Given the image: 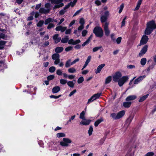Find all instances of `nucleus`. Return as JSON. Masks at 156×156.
<instances>
[{
    "instance_id": "nucleus-1",
    "label": "nucleus",
    "mask_w": 156,
    "mask_h": 156,
    "mask_svg": "<svg viewBox=\"0 0 156 156\" xmlns=\"http://www.w3.org/2000/svg\"><path fill=\"white\" fill-rule=\"evenodd\" d=\"M155 21L152 20L148 22L146 24V27L144 31L145 34L149 35L153 30H155Z\"/></svg>"
},
{
    "instance_id": "nucleus-2",
    "label": "nucleus",
    "mask_w": 156,
    "mask_h": 156,
    "mask_svg": "<svg viewBox=\"0 0 156 156\" xmlns=\"http://www.w3.org/2000/svg\"><path fill=\"white\" fill-rule=\"evenodd\" d=\"M93 32L97 37H101L103 36V30L100 27H95L93 30Z\"/></svg>"
},
{
    "instance_id": "nucleus-3",
    "label": "nucleus",
    "mask_w": 156,
    "mask_h": 156,
    "mask_svg": "<svg viewBox=\"0 0 156 156\" xmlns=\"http://www.w3.org/2000/svg\"><path fill=\"white\" fill-rule=\"evenodd\" d=\"M72 142L70 139L67 138H63L62 141L60 142V144L62 147H68L70 146V144Z\"/></svg>"
},
{
    "instance_id": "nucleus-4",
    "label": "nucleus",
    "mask_w": 156,
    "mask_h": 156,
    "mask_svg": "<svg viewBox=\"0 0 156 156\" xmlns=\"http://www.w3.org/2000/svg\"><path fill=\"white\" fill-rule=\"evenodd\" d=\"M147 34H144L143 35L140 41V42L139 45L140 46L141 45L145 44L149 40L148 37L147 36Z\"/></svg>"
},
{
    "instance_id": "nucleus-5",
    "label": "nucleus",
    "mask_w": 156,
    "mask_h": 156,
    "mask_svg": "<svg viewBox=\"0 0 156 156\" xmlns=\"http://www.w3.org/2000/svg\"><path fill=\"white\" fill-rule=\"evenodd\" d=\"M122 76L121 73L119 71L117 72L113 76V80L115 82H117Z\"/></svg>"
},
{
    "instance_id": "nucleus-6",
    "label": "nucleus",
    "mask_w": 156,
    "mask_h": 156,
    "mask_svg": "<svg viewBox=\"0 0 156 156\" xmlns=\"http://www.w3.org/2000/svg\"><path fill=\"white\" fill-rule=\"evenodd\" d=\"M148 45H145L144 47L141 49L140 52L139 53V56L140 57L143 55L145 54L147 51Z\"/></svg>"
},
{
    "instance_id": "nucleus-7",
    "label": "nucleus",
    "mask_w": 156,
    "mask_h": 156,
    "mask_svg": "<svg viewBox=\"0 0 156 156\" xmlns=\"http://www.w3.org/2000/svg\"><path fill=\"white\" fill-rule=\"evenodd\" d=\"M108 23L107 22H105L104 27L105 34L106 36H108L110 33V31L108 28Z\"/></svg>"
},
{
    "instance_id": "nucleus-8",
    "label": "nucleus",
    "mask_w": 156,
    "mask_h": 156,
    "mask_svg": "<svg viewBox=\"0 0 156 156\" xmlns=\"http://www.w3.org/2000/svg\"><path fill=\"white\" fill-rule=\"evenodd\" d=\"M146 76L145 75H143L140 76L139 77L134 80V84H138L141 81H142L143 79L145 78Z\"/></svg>"
},
{
    "instance_id": "nucleus-9",
    "label": "nucleus",
    "mask_w": 156,
    "mask_h": 156,
    "mask_svg": "<svg viewBox=\"0 0 156 156\" xmlns=\"http://www.w3.org/2000/svg\"><path fill=\"white\" fill-rule=\"evenodd\" d=\"M84 121H82L80 123V125H89L91 121L90 119H86L83 120Z\"/></svg>"
},
{
    "instance_id": "nucleus-10",
    "label": "nucleus",
    "mask_w": 156,
    "mask_h": 156,
    "mask_svg": "<svg viewBox=\"0 0 156 156\" xmlns=\"http://www.w3.org/2000/svg\"><path fill=\"white\" fill-rule=\"evenodd\" d=\"M125 114V111L124 110H122L119 112L116 115L117 119H119L122 118Z\"/></svg>"
},
{
    "instance_id": "nucleus-11",
    "label": "nucleus",
    "mask_w": 156,
    "mask_h": 156,
    "mask_svg": "<svg viewBox=\"0 0 156 156\" xmlns=\"http://www.w3.org/2000/svg\"><path fill=\"white\" fill-rule=\"evenodd\" d=\"M101 95V93H98L94 94L90 98H91L93 101L96 100L97 99L99 98Z\"/></svg>"
},
{
    "instance_id": "nucleus-12",
    "label": "nucleus",
    "mask_w": 156,
    "mask_h": 156,
    "mask_svg": "<svg viewBox=\"0 0 156 156\" xmlns=\"http://www.w3.org/2000/svg\"><path fill=\"white\" fill-rule=\"evenodd\" d=\"M105 65V64L104 63H103L99 66L98 67L96 70L95 71V73L96 74L99 73L102 68L104 67Z\"/></svg>"
},
{
    "instance_id": "nucleus-13",
    "label": "nucleus",
    "mask_w": 156,
    "mask_h": 156,
    "mask_svg": "<svg viewBox=\"0 0 156 156\" xmlns=\"http://www.w3.org/2000/svg\"><path fill=\"white\" fill-rule=\"evenodd\" d=\"M136 98V96L135 95H129L127 97L126 99V101H132L135 99Z\"/></svg>"
},
{
    "instance_id": "nucleus-14",
    "label": "nucleus",
    "mask_w": 156,
    "mask_h": 156,
    "mask_svg": "<svg viewBox=\"0 0 156 156\" xmlns=\"http://www.w3.org/2000/svg\"><path fill=\"white\" fill-rule=\"evenodd\" d=\"M61 90L60 87L56 86L54 87L52 90V92L53 94L56 93L58 92Z\"/></svg>"
},
{
    "instance_id": "nucleus-15",
    "label": "nucleus",
    "mask_w": 156,
    "mask_h": 156,
    "mask_svg": "<svg viewBox=\"0 0 156 156\" xmlns=\"http://www.w3.org/2000/svg\"><path fill=\"white\" fill-rule=\"evenodd\" d=\"M134 116L133 115H130L126 121V123L128 124V125H129L133 119Z\"/></svg>"
},
{
    "instance_id": "nucleus-16",
    "label": "nucleus",
    "mask_w": 156,
    "mask_h": 156,
    "mask_svg": "<svg viewBox=\"0 0 156 156\" xmlns=\"http://www.w3.org/2000/svg\"><path fill=\"white\" fill-rule=\"evenodd\" d=\"M131 104V102L130 101L125 102L123 103V106L125 108H128L130 106Z\"/></svg>"
},
{
    "instance_id": "nucleus-17",
    "label": "nucleus",
    "mask_w": 156,
    "mask_h": 156,
    "mask_svg": "<svg viewBox=\"0 0 156 156\" xmlns=\"http://www.w3.org/2000/svg\"><path fill=\"white\" fill-rule=\"evenodd\" d=\"M63 50V48L62 47H56L55 49V52L58 53L61 52Z\"/></svg>"
},
{
    "instance_id": "nucleus-18",
    "label": "nucleus",
    "mask_w": 156,
    "mask_h": 156,
    "mask_svg": "<svg viewBox=\"0 0 156 156\" xmlns=\"http://www.w3.org/2000/svg\"><path fill=\"white\" fill-rule=\"evenodd\" d=\"M69 39V36L67 35L65 36L61 40V42L63 43H66L67 42Z\"/></svg>"
},
{
    "instance_id": "nucleus-19",
    "label": "nucleus",
    "mask_w": 156,
    "mask_h": 156,
    "mask_svg": "<svg viewBox=\"0 0 156 156\" xmlns=\"http://www.w3.org/2000/svg\"><path fill=\"white\" fill-rule=\"evenodd\" d=\"M148 96L149 94H147L143 96L140 97V99L139 100V102H141L144 101L147 99Z\"/></svg>"
},
{
    "instance_id": "nucleus-20",
    "label": "nucleus",
    "mask_w": 156,
    "mask_h": 156,
    "mask_svg": "<svg viewBox=\"0 0 156 156\" xmlns=\"http://www.w3.org/2000/svg\"><path fill=\"white\" fill-rule=\"evenodd\" d=\"M108 17L105 16H102L101 17L100 20L102 23L105 22L107 21Z\"/></svg>"
},
{
    "instance_id": "nucleus-21",
    "label": "nucleus",
    "mask_w": 156,
    "mask_h": 156,
    "mask_svg": "<svg viewBox=\"0 0 156 156\" xmlns=\"http://www.w3.org/2000/svg\"><path fill=\"white\" fill-rule=\"evenodd\" d=\"M112 80V77L111 76H109L107 77L105 80V83L107 84L109 83Z\"/></svg>"
},
{
    "instance_id": "nucleus-22",
    "label": "nucleus",
    "mask_w": 156,
    "mask_h": 156,
    "mask_svg": "<svg viewBox=\"0 0 156 156\" xmlns=\"http://www.w3.org/2000/svg\"><path fill=\"white\" fill-rule=\"evenodd\" d=\"M59 55L58 53L54 54L52 56V58L53 60H55L59 59Z\"/></svg>"
},
{
    "instance_id": "nucleus-23",
    "label": "nucleus",
    "mask_w": 156,
    "mask_h": 156,
    "mask_svg": "<svg viewBox=\"0 0 156 156\" xmlns=\"http://www.w3.org/2000/svg\"><path fill=\"white\" fill-rule=\"evenodd\" d=\"M52 22V18L49 17L45 20L44 23L45 25H48L49 23Z\"/></svg>"
},
{
    "instance_id": "nucleus-24",
    "label": "nucleus",
    "mask_w": 156,
    "mask_h": 156,
    "mask_svg": "<svg viewBox=\"0 0 156 156\" xmlns=\"http://www.w3.org/2000/svg\"><path fill=\"white\" fill-rule=\"evenodd\" d=\"M85 115V112L83 111L80 114V118L83 120L85 119V117L84 116Z\"/></svg>"
},
{
    "instance_id": "nucleus-25",
    "label": "nucleus",
    "mask_w": 156,
    "mask_h": 156,
    "mask_svg": "<svg viewBox=\"0 0 156 156\" xmlns=\"http://www.w3.org/2000/svg\"><path fill=\"white\" fill-rule=\"evenodd\" d=\"M155 64L154 63H153L147 69V72H149L152 69L154 68V67Z\"/></svg>"
},
{
    "instance_id": "nucleus-26",
    "label": "nucleus",
    "mask_w": 156,
    "mask_h": 156,
    "mask_svg": "<svg viewBox=\"0 0 156 156\" xmlns=\"http://www.w3.org/2000/svg\"><path fill=\"white\" fill-rule=\"evenodd\" d=\"M64 4L63 3H61L59 5H55V6L53 7V9H55L57 8H58L60 7H62L63 6Z\"/></svg>"
},
{
    "instance_id": "nucleus-27",
    "label": "nucleus",
    "mask_w": 156,
    "mask_h": 156,
    "mask_svg": "<svg viewBox=\"0 0 156 156\" xmlns=\"http://www.w3.org/2000/svg\"><path fill=\"white\" fill-rule=\"evenodd\" d=\"M147 59L146 58H142L140 61V64L142 66H144L146 63Z\"/></svg>"
},
{
    "instance_id": "nucleus-28",
    "label": "nucleus",
    "mask_w": 156,
    "mask_h": 156,
    "mask_svg": "<svg viewBox=\"0 0 156 156\" xmlns=\"http://www.w3.org/2000/svg\"><path fill=\"white\" fill-rule=\"evenodd\" d=\"M56 136L58 138L64 137L66 136L65 134L63 133H58L56 134Z\"/></svg>"
},
{
    "instance_id": "nucleus-29",
    "label": "nucleus",
    "mask_w": 156,
    "mask_h": 156,
    "mask_svg": "<svg viewBox=\"0 0 156 156\" xmlns=\"http://www.w3.org/2000/svg\"><path fill=\"white\" fill-rule=\"evenodd\" d=\"M71 60L70 59H69L66 62L65 64V67L66 68H68L71 65H72L71 64Z\"/></svg>"
},
{
    "instance_id": "nucleus-30",
    "label": "nucleus",
    "mask_w": 156,
    "mask_h": 156,
    "mask_svg": "<svg viewBox=\"0 0 156 156\" xmlns=\"http://www.w3.org/2000/svg\"><path fill=\"white\" fill-rule=\"evenodd\" d=\"M129 79V77L128 76H122L121 78H120V79L123 81L124 83L127 81L128 79Z\"/></svg>"
},
{
    "instance_id": "nucleus-31",
    "label": "nucleus",
    "mask_w": 156,
    "mask_h": 156,
    "mask_svg": "<svg viewBox=\"0 0 156 156\" xmlns=\"http://www.w3.org/2000/svg\"><path fill=\"white\" fill-rule=\"evenodd\" d=\"M67 85L70 87L73 88L74 87V83L73 81H69L67 82Z\"/></svg>"
},
{
    "instance_id": "nucleus-32",
    "label": "nucleus",
    "mask_w": 156,
    "mask_h": 156,
    "mask_svg": "<svg viewBox=\"0 0 156 156\" xmlns=\"http://www.w3.org/2000/svg\"><path fill=\"white\" fill-rule=\"evenodd\" d=\"M44 23V21L43 20H40L38 23L37 24V26L38 27H42Z\"/></svg>"
},
{
    "instance_id": "nucleus-33",
    "label": "nucleus",
    "mask_w": 156,
    "mask_h": 156,
    "mask_svg": "<svg viewBox=\"0 0 156 156\" xmlns=\"http://www.w3.org/2000/svg\"><path fill=\"white\" fill-rule=\"evenodd\" d=\"M93 131V128L92 126H90L89 129L88 131V133L89 136H90L92 134Z\"/></svg>"
},
{
    "instance_id": "nucleus-34",
    "label": "nucleus",
    "mask_w": 156,
    "mask_h": 156,
    "mask_svg": "<svg viewBox=\"0 0 156 156\" xmlns=\"http://www.w3.org/2000/svg\"><path fill=\"white\" fill-rule=\"evenodd\" d=\"M68 71L69 73H73L76 72V70L74 68L72 67L69 69Z\"/></svg>"
},
{
    "instance_id": "nucleus-35",
    "label": "nucleus",
    "mask_w": 156,
    "mask_h": 156,
    "mask_svg": "<svg viewBox=\"0 0 156 156\" xmlns=\"http://www.w3.org/2000/svg\"><path fill=\"white\" fill-rule=\"evenodd\" d=\"M84 80L83 77L81 76L78 79L77 82L78 83L80 84L82 83L83 81Z\"/></svg>"
},
{
    "instance_id": "nucleus-36",
    "label": "nucleus",
    "mask_w": 156,
    "mask_h": 156,
    "mask_svg": "<svg viewBox=\"0 0 156 156\" xmlns=\"http://www.w3.org/2000/svg\"><path fill=\"white\" fill-rule=\"evenodd\" d=\"M56 68L54 66H51L49 69V71L50 73H53L54 72Z\"/></svg>"
},
{
    "instance_id": "nucleus-37",
    "label": "nucleus",
    "mask_w": 156,
    "mask_h": 156,
    "mask_svg": "<svg viewBox=\"0 0 156 156\" xmlns=\"http://www.w3.org/2000/svg\"><path fill=\"white\" fill-rule=\"evenodd\" d=\"M101 48H102V47L101 46L94 47L93 49V52H96Z\"/></svg>"
},
{
    "instance_id": "nucleus-38",
    "label": "nucleus",
    "mask_w": 156,
    "mask_h": 156,
    "mask_svg": "<svg viewBox=\"0 0 156 156\" xmlns=\"http://www.w3.org/2000/svg\"><path fill=\"white\" fill-rule=\"evenodd\" d=\"M55 78V76L54 75H51L48 76L47 77V80L48 81H50L53 80Z\"/></svg>"
},
{
    "instance_id": "nucleus-39",
    "label": "nucleus",
    "mask_w": 156,
    "mask_h": 156,
    "mask_svg": "<svg viewBox=\"0 0 156 156\" xmlns=\"http://www.w3.org/2000/svg\"><path fill=\"white\" fill-rule=\"evenodd\" d=\"M62 96L61 94H60L58 96H55L54 95H51L50 96V97L51 98L57 99L60 98Z\"/></svg>"
},
{
    "instance_id": "nucleus-40",
    "label": "nucleus",
    "mask_w": 156,
    "mask_h": 156,
    "mask_svg": "<svg viewBox=\"0 0 156 156\" xmlns=\"http://www.w3.org/2000/svg\"><path fill=\"white\" fill-rule=\"evenodd\" d=\"M60 82L61 84L64 85L67 83V80H66L61 79L60 80Z\"/></svg>"
},
{
    "instance_id": "nucleus-41",
    "label": "nucleus",
    "mask_w": 156,
    "mask_h": 156,
    "mask_svg": "<svg viewBox=\"0 0 156 156\" xmlns=\"http://www.w3.org/2000/svg\"><path fill=\"white\" fill-rule=\"evenodd\" d=\"M117 82H118V84L119 87H122L124 83L120 79L118 80Z\"/></svg>"
},
{
    "instance_id": "nucleus-42",
    "label": "nucleus",
    "mask_w": 156,
    "mask_h": 156,
    "mask_svg": "<svg viewBox=\"0 0 156 156\" xmlns=\"http://www.w3.org/2000/svg\"><path fill=\"white\" fill-rule=\"evenodd\" d=\"M85 23V21L83 18H81L80 19L79 23L81 25H83L84 26Z\"/></svg>"
},
{
    "instance_id": "nucleus-43",
    "label": "nucleus",
    "mask_w": 156,
    "mask_h": 156,
    "mask_svg": "<svg viewBox=\"0 0 156 156\" xmlns=\"http://www.w3.org/2000/svg\"><path fill=\"white\" fill-rule=\"evenodd\" d=\"M124 7V5L123 3H122L120 6V9L119 11V13H121Z\"/></svg>"
},
{
    "instance_id": "nucleus-44",
    "label": "nucleus",
    "mask_w": 156,
    "mask_h": 156,
    "mask_svg": "<svg viewBox=\"0 0 156 156\" xmlns=\"http://www.w3.org/2000/svg\"><path fill=\"white\" fill-rule=\"evenodd\" d=\"M78 0H74L73 2H70L69 3L71 5L72 7H73L76 5Z\"/></svg>"
},
{
    "instance_id": "nucleus-45",
    "label": "nucleus",
    "mask_w": 156,
    "mask_h": 156,
    "mask_svg": "<svg viewBox=\"0 0 156 156\" xmlns=\"http://www.w3.org/2000/svg\"><path fill=\"white\" fill-rule=\"evenodd\" d=\"M55 26L54 24L52 23H50L47 27V29H50L51 28L54 27Z\"/></svg>"
},
{
    "instance_id": "nucleus-46",
    "label": "nucleus",
    "mask_w": 156,
    "mask_h": 156,
    "mask_svg": "<svg viewBox=\"0 0 156 156\" xmlns=\"http://www.w3.org/2000/svg\"><path fill=\"white\" fill-rule=\"evenodd\" d=\"M66 12V11L64 9H62L59 12V15L60 16H62L65 14Z\"/></svg>"
},
{
    "instance_id": "nucleus-47",
    "label": "nucleus",
    "mask_w": 156,
    "mask_h": 156,
    "mask_svg": "<svg viewBox=\"0 0 156 156\" xmlns=\"http://www.w3.org/2000/svg\"><path fill=\"white\" fill-rule=\"evenodd\" d=\"M87 33V31L86 30H83L82 32V36L85 37L86 36Z\"/></svg>"
},
{
    "instance_id": "nucleus-48",
    "label": "nucleus",
    "mask_w": 156,
    "mask_h": 156,
    "mask_svg": "<svg viewBox=\"0 0 156 156\" xmlns=\"http://www.w3.org/2000/svg\"><path fill=\"white\" fill-rule=\"evenodd\" d=\"M56 73V74L59 76H61L62 74V71L60 69L57 70Z\"/></svg>"
},
{
    "instance_id": "nucleus-49",
    "label": "nucleus",
    "mask_w": 156,
    "mask_h": 156,
    "mask_svg": "<svg viewBox=\"0 0 156 156\" xmlns=\"http://www.w3.org/2000/svg\"><path fill=\"white\" fill-rule=\"evenodd\" d=\"M82 9H83L82 8H81L79 10L75 12V13L73 14V17L75 16H76L82 10Z\"/></svg>"
},
{
    "instance_id": "nucleus-50",
    "label": "nucleus",
    "mask_w": 156,
    "mask_h": 156,
    "mask_svg": "<svg viewBox=\"0 0 156 156\" xmlns=\"http://www.w3.org/2000/svg\"><path fill=\"white\" fill-rule=\"evenodd\" d=\"M73 49V47L72 46H69L65 49V50L66 51H69Z\"/></svg>"
},
{
    "instance_id": "nucleus-51",
    "label": "nucleus",
    "mask_w": 156,
    "mask_h": 156,
    "mask_svg": "<svg viewBox=\"0 0 156 156\" xmlns=\"http://www.w3.org/2000/svg\"><path fill=\"white\" fill-rule=\"evenodd\" d=\"M76 92V89L74 90L73 91H71L69 94V97H71L72 95L74 94Z\"/></svg>"
},
{
    "instance_id": "nucleus-52",
    "label": "nucleus",
    "mask_w": 156,
    "mask_h": 156,
    "mask_svg": "<svg viewBox=\"0 0 156 156\" xmlns=\"http://www.w3.org/2000/svg\"><path fill=\"white\" fill-rule=\"evenodd\" d=\"M61 37H59L57 38V39H56L55 40H54L55 43V44H57L59 42L61 41Z\"/></svg>"
},
{
    "instance_id": "nucleus-53",
    "label": "nucleus",
    "mask_w": 156,
    "mask_h": 156,
    "mask_svg": "<svg viewBox=\"0 0 156 156\" xmlns=\"http://www.w3.org/2000/svg\"><path fill=\"white\" fill-rule=\"evenodd\" d=\"M81 42V41L79 39H78L75 41H74L73 44V45H76L77 44H78L80 43Z\"/></svg>"
},
{
    "instance_id": "nucleus-54",
    "label": "nucleus",
    "mask_w": 156,
    "mask_h": 156,
    "mask_svg": "<svg viewBox=\"0 0 156 156\" xmlns=\"http://www.w3.org/2000/svg\"><path fill=\"white\" fill-rule=\"evenodd\" d=\"M91 58V56L90 55V56H88L85 62L87 63L88 64V63H89V62L90 61Z\"/></svg>"
},
{
    "instance_id": "nucleus-55",
    "label": "nucleus",
    "mask_w": 156,
    "mask_h": 156,
    "mask_svg": "<svg viewBox=\"0 0 156 156\" xmlns=\"http://www.w3.org/2000/svg\"><path fill=\"white\" fill-rule=\"evenodd\" d=\"M70 6H71V4H70V3H69L67 5L65 6L63 8V9L65 10L69 8Z\"/></svg>"
},
{
    "instance_id": "nucleus-56",
    "label": "nucleus",
    "mask_w": 156,
    "mask_h": 156,
    "mask_svg": "<svg viewBox=\"0 0 156 156\" xmlns=\"http://www.w3.org/2000/svg\"><path fill=\"white\" fill-rule=\"evenodd\" d=\"M154 155V153L152 152H148L146 154V156H153Z\"/></svg>"
},
{
    "instance_id": "nucleus-57",
    "label": "nucleus",
    "mask_w": 156,
    "mask_h": 156,
    "mask_svg": "<svg viewBox=\"0 0 156 156\" xmlns=\"http://www.w3.org/2000/svg\"><path fill=\"white\" fill-rule=\"evenodd\" d=\"M122 40V37H118L116 40V42L118 44H119L120 43Z\"/></svg>"
},
{
    "instance_id": "nucleus-58",
    "label": "nucleus",
    "mask_w": 156,
    "mask_h": 156,
    "mask_svg": "<svg viewBox=\"0 0 156 156\" xmlns=\"http://www.w3.org/2000/svg\"><path fill=\"white\" fill-rule=\"evenodd\" d=\"M65 31V34H69L71 33V29H69L67 30H66Z\"/></svg>"
},
{
    "instance_id": "nucleus-59",
    "label": "nucleus",
    "mask_w": 156,
    "mask_h": 156,
    "mask_svg": "<svg viewBox=\"0 0 156 156\" xmlns=\"http://www.w3.org/2000/svg\"><path fill=\"white\" fill-rule=\"evenodd\" d=\"M79 60H80V59L79 58H78L75 59V60H74L71 63V65H73L76 62H78L79 61Z\"/></svg>"
},
{
    "instance_id": "nucleus-60",
    "label": "nucleus",
    "mask_w": 156,
    "mask_h": 156,
    "mask_svg": "<svg viewBox=\"0 0 156 156\" xmlns=\"http://www.w3.org/2000/svg\"><path fill=\"white\" fill-rule=\"evenodd\" d=\"M111 116L114 119H117L116 115V114L115 113H113L111 114Z\"/></svg>"
},
{
    "instance_id": "nucleus-61",
    "label": "nucleus",
    "mask_w": 156,
    "mask_h": 156,
    "mask_svg": "<svg viewBox=\"0 0 156 156\" xmlns=\"http://www.w3.org/2000/svg\"><path fill=\"white\" fill-rule=\"evenodd\" d=\"M127 68L129 69H132L135 68V66L134 65H131L127 66Z\"/></svg>"
},
{
    "instance_id": "nucleus-62",
    "label": "nucleus",
    "mask_w": 156,
    "mask_h": 156,
    "mask_svg": "<svg viewBox=\"0 0 156 156\" xmlns=\"http://www.w3.org/2000/svg\"><path fill=\"white\" fill-rule=\"evenodd\" d=\"M84 28V26L83 25H81L78 28V31H81Z\"/></svg>"
},
{
    "instance_id": "nucleus-63",
    "label": "nucleus",
    "mask_w": 156,
    "mask_h": 156,
    "mask_svg": "<svg viewBox=\"0 0 156 156\" xmlns=\"http://www.w3.org/2000/svg\"><path fill=\"white\" fill-rule=\"evenodd\" d=\"M62 28V26H59L55 28V30L56 31H61V28Z\"/></svg>"
},
{
    "instance_id": "nucleus-64",
    "label": "nucleus",
    "mask_w": 156,
    "mask_h": 156,
    "mask_svg": "<svg viewBox=\"0 0 156 156\" xmlns=\"http://www.w3.org/2000/svg\"><path fill=\"white\" fill-rule=\"evenodd\" d=\"M49 44V43L48 41H46L43 44V46L46 47L48 46Z\"/></svg>"
}]
</instances>
